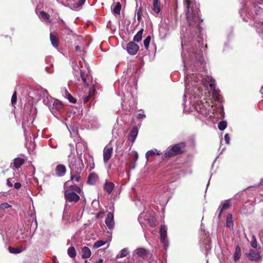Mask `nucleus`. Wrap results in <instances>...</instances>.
Instances as JSON below:
<instances>
[{
	"label": "nucleus",
	"instance_id": "1",
	"mask_svg": "<svg viewBox=\"0 0 263 263\" xmlns=\"http://www.w3.org/2000/svg\"><path fill=\"white\" fill-rule=\"evenodd\" d=\"M184 3L186 8V20L190 26L188 31L191 32V35L193 37L191 40L189 38V41L185 37L181 40V46L183 49L182 57L185 75V88L183 97L186 98V94L190 93V89L191 87L195 86L193 91L195 93L196 89L199 90L200 88V86H198L202 84L206 87L209 85L212 91L213 97L217 101H220L221 97L219 91L215 89V84L213 78L211 76L203 77L202 74L198 73L191 74L190 69L188 68L190 61L192 62L195 60L201 65H203L202 49L205 46H204L203 40L200 39L202 28L200 24L202 20L199 17L198 8L196 4L191 0H184Z\"/></svg>",
	"mask_w": 263,
	"mask_h": 263
},
{
	"label": "nucleus",
	"instance_id": "2",
	"mask_svg": "<svg viewBox=\"0 0 263 263\" xmlns=\"http://www.w3.org/2000/svg\"><path fill=\"white\" fill-rule=\"evenodd\" d=\"M28 97L33 101H37L43 98V102L49 107V105L52 104L55 99L50 96L48 91L43 88L37 90H32L28 92Z\"/></svg>",
	"mask_w": 263,
	"mask_h": 263
},
{
	"label": "nucleus",
	"instance_id": "3",
	"mask_svg": "<svg viewBox=\"0 0 263 263\" xmlns=\"http://www.w3.org/2000/svg\"><path fill=\"white\" fill-rule=\"evenodd\" d=\"M68 166L70 169V173L80 174L84 167L83 160L80 157H76L74 155L70 154L68 156Z\"/></svg>",
	"mask_w": 263,
	"mask_h": 263
},
{
	"label": "nucleus",
	"instance_id": "4",
	"mask_svg": "<svg viewBox=\"0 0 263 263\" xmlns=\"http://www.w3.org/2000/svg\"><path fill=\"white\" fill-rule=\"evenodd\" d=\"M213 106H211L207 101L204 103L200 101V102H198L195 106V109L197 112L205 117L209 115V118L211 120L214 121L213 119H214L215 117L213 115H210L211 112V110Z\"/></svg>",
	"mask_w": 263,
	"mask_h": 263
},
{
	"label": "nucleus",
	"instance_id": "5",
	"mask_svg": "<svg viewBox=\"0 0 263 263\" xmlns=\"http://www.w3.org/2000/svg\"><path fill=\"white\" fill-rule=\"evenodd\" d=\"M185 144L184 142H181L170 147L166 150L163 158L167 157H172L176 155L179 154L182 152V149L184 148Z\"/></svg>",
	"mask_w": 263,
	"mask_h": 263
},
{
	"label": "nucleus",
	"instance_id": "6",
	"mask_svg": "<svg viewBox=\"0 0 263 263\" xmlns=\"http://www.w3.org/2000/svg\"><path fill=\"white\" fill-rule=\"evenodd\" d=\"M24 110L27 114H28L29 116V120H27L26 122L25 120L24 119L22 123L23 128L24 129V134L26 136L27 135V129L25 126L28 123L29 124L32 123L33 114L35 112V109L33 108L32 104L29 103L28 104H25L24 107Z\"/></svg>",
	"mask_w": 263,
	"mask_h": 263
},
{
	"label": "nucleus",
	"instance_id": "7",
	"mask_svg": "<svg viewBox=\"0 0 263 263\" xmlns=\"http://www.w3.org/2000/svg\"><path fill=\"white\" fill-rule=\"evenodd\" d=\"M49 109L55 116H57L63 110V106L60 101L55 99L52 104L49 105Z\"/></svg>",
	"mask_w": 263,
	"mask_h": 263
},
{
	"label": "nucleus",
	"instance_id": "8",
	"mask_svg": "<svg viewBox=\"0 0 263 263\" xmlns=\"http://www.w3.org/2000/svg\"><path fill=\"white\" fill-rule=\"evenodd\" d=\"M65 198L68 202H77L80 200L79 195L76 193H73L71 190H66L64 193Z\"/></svg>",
	"mask_w": 263,
	"mask_h": 263
},
{
	"label": "nucleus",
	"instance_id": "9",
	"mask_svg": "<svg viewBox=\"0 0 263 263\" xmlns=\"http://www.w3.org/2000/svg\"><path fill=\"white\" fill-rule=\"evenodd\" d=\"M113 152V147L111 144V141L105 146L103 149V161L105 163H107L111 158Z\"/></svg>",
	"mask_w": 263,
	"mask_h": 263
},
{
	"label": "nucleus",
	"instance_id": "10",
	"mask_svg": "<svg viewBox=\"0 0 263 263\" xmlns=\"http://www.w3.org/2000/svg\"><path fill=\"white\" fill-rule=\"evenodd\" d=\"M160 241L164 244L165 248L168 247V240L167 238V229L165 226H162L160 230Z\"/></svg>",
	"mask_w": 263,
	"mask_h": 263
},
{
	"label": "nucleus",
	"instance_id": "11",
	"mask_svg": "<svg viewBox=\"0 0 263 263\" xmlns=\"http://www.w3.org/2000/svg\"><path fill=\"white\" fill-rule=\"evenodd\" d=\"M139 49V46L133 42H129L126 46V50L132 55L136 54Z\"/></svg>",
	"mask_w": 263,
	"mask_h": 263
},
{
	"label": "nucleus",
	"instance_id": "12",
	"mask_svg": "<svg viewBox=\"0 0 263 263\" xmlns=\"http://www.w3.org/2000/svg\"><path fill=\"white\" fill-rule=\"evenodd\" d=\"M105 222L108 229L110 230L114 229L115 227V222L112 213L110 212L107 213V217L106 218Z\"/></svg>",
	"mask_w": 263,
	"mask_h": 263
},
{
	"label": "nucleus",
	"instance_id": "13",
	"mask_svg": "<svg viewBox=\"0 0 263 263\" xmlns=\"http://www.w3.org/2000/svg\"><path fill=\"white\" fill-rule=\"evenodd\" d=\"M30 217L32 218V222L31 224L30 231H31L32 229L33 230V234L37 229V220L35 216V211L33 210L32 211H30V213H29Z\"/></svg>",
	"mask_w": 263,
	"mask_h": 263
},
{
	"label": "nucleus",
	"instance_id": "14",
	"mask_svg": "<svg viewBox=\"0 0 263 263\" xmlns=\"http://www.w3.org/2000/svg\"><path fill=\"white\" fill-rule=\"evenodd\" d=\"M247 256L250 260L252 261H257L260 258L259 252L253 250H251Z\"/></svg>",
	"mask_w": 263,
	"mask_h": 263
},
{
	"label": "nucleus",
	"instance_id": "15",
	"mask_svg": "<svg viewBox=\"0 0 263 263\" xmlns=\"http://www.w3.org/2000/svg\"><path fill=\"white\" fill-rule=\"evenodd\" d=\"M66 172V168L63 164H58L55 169V173L57 176L62 177L65 175Z\"/></svg>",
	"mask_w": 263,
	"mask_h": 263
},
{
	"label": "nucleus",
	"instance_id": "16",
	"mask_svg": "<svg viewBox=\"0 0 263 263\" xmlns=\"http://www.w3.org/2000/svg\"><path fill=\"white\" fill-rule=\"evenodd\" d=\"M230 206H231V202H230V200H225L223 203H222L221 205L218 207V209L217 210L218 212H219V213H218V218H220L222 211L223 210H226L228 209V208H229L230 207Z\"/></svg>",
	"mask_w": 263,
	"mask_h": 263
},
{
	"label": "nucleus",
	"instance_id": "17",
	"mask_svg": "<svg viewBox=\"0 0 263 263\" xmlns=\"http://www.w3.org/2000/svg\"><path fill=\"white\" fill-rule=\"evenodd\" d=\"M76 151L78 154L81 155L82 153L87 149V144L84 142H80L76 145Z\"/></svg>",
	"mask_w": 263,
	"mask_h": 263
},
{
	"label": "nucleus",
	"instance_id": "18",
	"mask_svg": "<svg viewBox=\"0 0 263 263\" xmlns=\"http://www.w3.org/2000/svg\"><path fill=\"white\" fill-rule=\"evenodd\" d=\"M138 130L137 127H134L129 132L128 136V140L133 144L135 141L137 135Z\"/></svg>",
	"mask_w": 263,
	"mask_h": 263
},
{
	"label": "nucleus",
	"instance_id": "19",
	"mask_svg": "<svg viewBox=\"0 0 263 263\" xmlns=\"http://www.w3.org/2000/svg\"><path fill=\"white\" fill-rule=\"evenodd\" d=\"M152 9L154 13L157 15L161 11L160 0H153Z\"/></svg>",
	"mask_w": 263,
	"mask_h": 263
},
{
	"label": "nucleus",
	"instance_id": "20",
	"mask_svg": "<svg viewBox=\"0 0 263 263\" xmlns=\"http://www.w3.org/2000/svg\"><path fill=\"white\" fill-rule=\"evenodd\" d=\"M114 187L115 185L112 182L106 181L104 185V190L106 191L108 194H110L112 192Z\"/></svg>",
	"mask_w": 263,
	"mask_h": 263
},
{
	"label": "nucleus",
	"instance_id": "21",
	"mask_svg": "<svg viewBox=\"0 0 263 263\" xmlns=\"http://www.w3.org/2000/svg\"><path fill=\"white\" fill-rule=\"evenodd\" d=\"M147 250L143 248H140L135 250L134 252V255L136 254L139 257H143L147 254Z\"/></svg>",
	"mask_w": 263,
	"mask_h": 263
},
{
	"label": "nucleus",
	"instance_id": "22",
	"mask_svg": "<svg viewBox=\"0 0 263 263\" xmlns=\"http://www.w3.org/2000/svg\"><path fill=\"white\" fill-rule=\"evenodd\" d=\"M98 178L97 175L94 173H92L88 177L87 183L89 184L93 185L97 182Z\"/></svg>",
	"mask_w": 263,
	"mask_h": 263
},
{
	"label": "nucleus",
	"instance_id": "23",
	"mask_svg": "<svg viewBox=\"0 0 263 263\" xmlns=\"http://www.w3.org/2000/svg\"><path fill=\"white\" fill-rule=\"evenodd\" d=\"M82 257L83 258H87L91 255V251L90 249L87 247H84L82 250Z\"/></svg>",
	"mask_w": 263,
	"mask_h": 263
},
{
	"label": "nucleus",
	"instance_id": "24",
	"mask_svg": "<svg viewBox=\"0 0 263 263\" xmlns=\"http://www.w3.org/2000/svg\"><path fill=\"white\" fill-rule=\"evenodd\" d=\"M121 9V4L120 2L117 3L114 6L112 12L115 15H119L120 14V11Z\"/></svg>",
	"mask_w": 263,
	"mask_h": 263
},
{
	"label": "nucleus",
	"instance_id": "25",
	"mask_svg": "<svg viewBox=\"0 0 263 263\" xmlns=\"http://www.w3.org/2000/svg\"><path fill=\"white\" fill-rule=\"evenodd\" d=\"M24 163V160L23 158H17L14 159L13 162V167L18 168H20Z\"/></svg>",
	"mask_w": 263,
	"mask_h": 263
},
{
	"label": "nucleus",
	"instance_id": "26",
	"mask_svg": "<svg viewBox=\"0 0 263 263\" xmlns=\"http://www.w3.org/2000/svg\"><path fill=\"white\" fill-rule=\"evenodd\" d=\"M50 40L52 46L55 48H58L59 46V41L56 36L52 33H50Z\"/></svg>",
	"mask_w": 263,
	"mask_h": 263
},
{
	"label": "nucleus",
	"instance_id": "27",
	"mask_svg": "<svg viewBox=\"0 0 263 263\" xmlns=\"http://www.w3.org/2000/svg\"><path fill=\"white\" fill-rule=\"evenodd\" d=\"M226 226L229 228H232L233 227V221L232 215L229 214L227 217Z\"/></svg>",
	"mask_w": 263,
	"mask_h": 263
},
{
	"label": "nucleus",
	"instance_id": "28",
	"mask_svg": "<svg viewBox=\"0 0 263 263\" xmlns=\"http://www.w3.org/2000/svg\"><path fill=\"white\" fill-rule=\"evenodd\" d=\"M161 153L157 149H154V150L148 151L145 155V157L148 160V157L154 156L155 155H160Z\"/></svg>",
	"mask_w": 263,
	"mask_h": 263
},
{
	"label": "nucleus",
	"instance_id": "29",
	"mask_svg": "<svg viewBox=\"0 0 263 263\" xmlns=\"http://www.w3.org/2000/svg\"><path fill=\"white\" fill-rule=\"evenodd\" d=\"M241 255V249L239 247L237 246L235 248V252L233 256L234 260H238L240 258Z\"/></svg>",
	"mask_w": 263,
	"mask_h": 263
},
{
	"label": "nucleus",
	"instance_id": "30",
	"mask_svg": "<svg viewBox=\"0 0 263 263\" xmlns=\"http://www.w3.org/2000/svg\"><path fill=\"white\" fill-rule=\"evenodd\" d=\"M67 254L71 258H74L76 256L77 252L73 247H70L68 249Z\"/></svg>",
	"mask_w": 263,
	"mask_h": 263
},
{
	"label": "nucleus",
	"instance_id": "31",
	"mask_svg": "<svg viewBox=\"0 0 263 263\" xmlns=\"http://www.w3.org/2000/svg\"><path fill=\"white\" fill-rule=\"evenodd\" d=\"M8 250L10 253L12 254H19L23 251L22 248H13L11 247H9Z\"/></svg>",
	"mask_w": 263,
	"mask_h": 263
},
{
	"label": "nucleus",
	"instance_id": "32",
	"mask_svg": "<svg viewBox=\"0 0 263 263\" xmlns=\"http://www.w3.org/2000/svg\"><path fill=\"white\" fill-rule=\"evenodd\" d=\"M143 32V29H141V30H140L137 33V34L134 36V39H133L134 41L137 42H139V41H140L142 39Z\"/></svg>",
	"mask_w": 263,
	"mask_h": 263
},
{
	"label": "nucleus",
	"instance_id": "33",
	"mask_svg": "<svg viewBox=\"0 0 263 263\" xmlns=\"http://www.w3.org/2000/svg\"><path fill=\"white\" fill-rule=\"evenodd\" d=\"M67 190H71V191L73 193H76L77 194H80L81 192V189L77 186L76 185H71L70 186L69 188Z\"/></svg>",
	"mask_w": 263,
	"mask_h": 263
},
{
	"label": "nucleus",
	"instance_id": "34",
	"mask_svg": "<svg viewBox=\"0 0 263 263\" xmlns=\"http://www.w3.org/2000/svg\"><path fill=\"white\" fill-rule=\"evenodd\" d=\"M71 179L73 182H80L81 180L80 174H71Z\"/></svg>",
	"mask_w": 263,
	"mask_h": 263
},
{
	"label": "nucleus",
	"instance_id": "35",
	"mask_svg": "<svg viewBox=\"0 0 263 263\" xmlns=\"http://www.w3.org/2000/svg\"><path fill=\"white\" fill-rule=\"evenodd\" d=\"M65 97L67 98L70 102L72 103H75L76 102V99L73 98L67 90H65Z\"/></svg>",
	"mask_w": 263,
	"mask_h": 263
},
{
	"label": "nucleus",
	"instance_id": "36",
	"mask_svg": "<svg viewBox=\"0 0 263 263\" xmlns=\"http://www.w3.org/2000/svg\"><path fill=\"white\" fill-rule=\"evenodd\" d=\"M227 126V123L225 121H220L218 125L219 130H223Z\"/></svg>",
	"mask_w": 263,
	"mask_h": 263
},
{
	"label": "nucleus",
	"instance_id": "37",
	"mask_svg": "<svg viewBox=\"0 0 263 263\" xmlns=\"http://www.w3.org/2000/svg\"><path fill=\"white\" fill-rule=\"evenodd\" d=\"M251 246L253 248L256 249L257 247V239L255 235H253L251 241Z\"/></svg>",
	"mask_w": 263,
	"mask_h": 263
},
{
	"label": "nucleus",
	"instance_id": "38",
	"mask_svg": "<svg viewBox=\"0 0 263 263\" xmlns=\"http://www.w3.org/2000/svg\"><path fill=\"white\" fill-rule=\"evenodd\" d=\"M105 244V241L103 240H98L96 241L93 245V248L95 249H97L99 247H101Z\"/></svg>",
	"mask_w": 263,
	"mask_h": 263
},
{
	"label": "nucleus",
	"instance_id": "39",
	"mask_svg": "<svg viewBox=\"0 0 263 263\" xmlns=\"http://www.w3.org/2000/svg\"><path fill=\"white\" fill-rule=\"evenodd\" d=\"M16 100H17V96H16V92L15 91L11 97V104L13 106H15V105L16 104Z\"/></svg>",
	"mask_w": 263,
	"mask_h": 263
},
{
	"label": "nucleus",
	"instance_id": "40",
	"mask_svg": "<svg viewBox=\"0 0 263 263\" xmlns=\"http://www.w3.org/2000/svg\"><path fill=\"white\" fill-rule=\"evenodd\" d=\"M57 1L65 6H69L72 4V3L74 2L73 0H57Z\"/></svg>",
	"mask_w": 263,
	"mask_h": 263
},
{
	"label": "nucleus",
	"instance_id": "41",
	"mask_svg": "<svg viewBox=\"0 0 263 263\" xmlns=\"http://www.w3.org/2000/svg\"><path fill=\"white\" fill-rule=\"evenodd\" d=\"M129 253V252L127 248H124L121 251L120 257L122 258L126 256Z\"/></svg>",
	"mask_w": 263,
	"mask_h": 263
},
{
	"label": "nucleus",
	"instance_id": "42",
	"mask_svg": "<svg viewBox=\"0 0 263 263\" xmlns=\"http://www.w3.org/2000/svg\"><path fill=\"white\" fill-rule=\"evenodd\" d=\"M151 41V37L149 35L147 36L146 38L144 40L143 44L144 47L147 49L149 47V43Z\"/></svg>",
	"mask_w": 263,
	"mask_h": 263
},
{
	"label": "nucleus",
	"instance_id": "43",
	"mask_svg": "<svg viewBox=\"0 0 263 263\" xmlns=\"http://www.w3.org/2000/svg\"><path fill=\"white\" fill-rule=\"evenodd\" d=\"M40 15L43 19L46 20H48L50 18V15L43 11L40 12Z\"/></svg>",
	"mask_w": 263,
	"mask_h": 263
},
{
	"label": "nucleus",
	"instance_id": "44",
	"mask_svg": "<svg viewBox=\"0 0 263 263\" xmlns=\"http://www.w3.org/2000/svg\"><path fill=\"white\" fill-rule=\"evenodd\" d=\"M11 208V205L8 203H3L0 205V209L2 210H5Z\"/></svg>",
	"mask_w": 263,
	"mask_h": 263
},
{
	"label": "nucleus",
	"instance_id": "45",
	"mask_svg": "<svg viewBox=\"0 0 263 263\" xmlns=\"http://www.w3.org/2000/svg\"><path fill=\"white\" fill-rule=\"evenodd\" d=\"M49 145L50 147L54 148H55L57 147V144L54 141V140H53L52 139L49 140Z\"/></svg>",
	"mask_w": 263,
	"mask_h": 263
},
{
	"label": "nucleus",
	"instance_id": "46",
	"mask_svg": "<svg viewBox=\"0 0 263 263\" xmlns=\"http://www.w3.org/2000/svg\"><path fill=\"white\" fill-rule=\"evenodd\" d=\"M141 15H142V11L140 9H139L137 12V20L139 22H140V20H141Z\"/></svg>",
	"mask_w": 263,
	"mask_h": 263
},
{
	"label": "nucleus",
	"instance_id": "47",
	"mask_svg": "<svg viewBox=\"0 0 263 263\" xmlns=\"http://www.w3.org/2000/svg\"><path fill=\"white\" fill-rule=\"evenodd\" d=\"M224 140L227 144L230 143V138L228 134H226L224 135Z\"/></svg>",
	"mask_w": 263,
	"mask_h": 263
},
{
	"label": "nucleus",
	"instance_id": "48",
	"mask_svg": "<svg viewBox=\"0 0 263 263\" xmlns=\"http://www.w3.org/2000/svg\"><path fill=\"white\" fill-rule=\"evenodd\" d=\"M90 97H91V92H90L89 95H88L87 96L84 97L83 98L84 103H86L89 101Z\"/></svg>",
	"mask_w": 263,
	"mask_h": 263
},
{
	"label": "nucleus",
	"instance_id": "49",
	"mask_svg": "<svg viewBox=\"0 0 263 263\" xmlns=\"http://www.w3.org/2000/svg\"><path fill=\"white\" fill-rule=\"evenodd\" d=\"M85 1L86 0H79L77 3V6L78 7H81V6H82L84 4Z\"/></svg>",
	"mask_w": 263,
	"mask_h": 263
},
{
	"label": "nucleus",
	"instance_id": "50",
	"mask_svg": "<svg viewBox=\"0 0 263 263\" xmlns=\"http://www.w3.org/2000/svg\"><path fill=\"white\" fill-rule=\"evenodd\" d=\"M89 161H92V162H93L92 158H91H91H89ZM94 167H95V164H94V163H93V162H92V164H90V165H89V170H90V171H91V170H92V169H93V168H94Z\"/></svg>",
	"mask_w": 263,
	"mask_h": 263
},
{
	"label": "nucleus",
	"instance_id": "51",
	"mask_svg": "<svg viewBox=\"0 0 263 263\" xmlns=\"http://www.w3.org/2000/svg\"><path fill=\"white\" fill-rule=\"evenodd\" d=\"M21 186V184L20 182H16L14 184V187L16 189H19Z\"/></svg>",
	"mask_w": 263,
	"mask_h": 263
},
{
	"label": "nucleus",
	"instance_id": "52",
	"mask_svg": "<svg viewBox=\"0 0 263 263\" xmlns=\"http://www.w3.org/2000/svg\"><path fill=\"white\" fill-rule=\"evenodd\" d=\"M10 180L11 179L10 178H9L7 180V184L9 186V187H12L13 185H12V183L10 182Z\"/></svg>",
	"mask_w": 263,
	"mask_h": 263
},
{
	"label": "nucleus",
	"instance_id": "53",
	"mask_svg": "<svg viewBox=\"0 0 263 263\" xmlns=\"http://www.w3.org/2000/svg\"><path fill=\"white\" fill-rule=\"evenodd\" d=\"M145 117V116L142 114H138L137 115V118L138 119H142V118H144Z\"/></svg>",
	"mask_w": 263,
	"mask_h": 263
},
{
	"label": "nucleus",
	"instance_id": "54",
	"mask_svg": "<svg viewBox=\"0 0 263 263\" xmlns=\"http://www.w3.org/2000/svg\"><path fill=\"white\" fill-rule=\"evenodd\" d=\"M104 214V212L100 211L97 214V217L99 218L102 215Z\"/></svg>",
	"mask_w": 263,
	"mask_h": 263
},
{
	"label": "nucleus",
	"instance_id": "55",
	"mask_svg": "<svg viewBox=\"0 0 263 263\" xmlns=\"http://www.w3.org/2000/svg\"><path fill=\"white\" fill-rule=\"evenodd\" d=\"M81 78H82V79L83 80V81L84 82V83H86V80L84 76V74L81 72Z\"/></svg>",
	"mask_w": 263,
	"mask_h": 263
},
{
	"label": "nucleus",
	"instance_id": "56",
	"mask_svg": "<svg viewBox=\"0 0 263 263\" xmlns=\"http://www.w3.org/2000/svg\"><path fill=\"white\" fill-rule=\"evenodd\" d=\"M134 153L135 159L136 161L138 159V154L137 152L136 151L134 152Z\"/></svg>",
	"mask_w": 263,
	"mask_h": 263
},
{
	"label": "nucleus",
	"instance_id": "57",
	"mask_svg": "<svg viewBox=\"0 0 263 263\" xmlns=\"http://www.w3.org/2000/svg\"><path fill=\"white\" fill-rule=\"evenodd\" d=\"M148 223L151 227H154L155 226V222L153 221L148 220Z\"/></svg>",
	"mask_w": 263,
	"mask_h": 263
},
{
	"label": "nucleus",
	"instance_id": "58",
	"mask_svg": "<svg viewBox=\"0 0 263 263\" xmlns=\"http://www.w3.org/2000/svg\"><path fill=\"white\" fill-rule=\"evenodd\" d=\"M103 260L102 259H99L97 262L96 263H103Z\"/></svg>",
	"mask_w": 263,
	"mask_h": 263
},
{
	"label": "nucleus",
	"instance_id": "59",
	"mask_svg": "<svg viewBox=\"0 0 263 263\" xmlns=\"http://www.w3.org/2000/svg\"><path fill=\"white\" fill-rule=\"evenodd\" d=\"M75 49H76V51H79V50H80V47L79 46H76L75 47Z\"/></svg>",
	"mask_w": 263,
	"mask_h": 263
},
{
	"label": "nucleus",
	"instance_id": "60",
	"mask_svg": "<svg viewBox=\"0 0 263 263\" xmlns=\"http://www.w3.org/2000/svg\"><path fill=\"white\" fill-rule=\"evenodd\" d=\"M243 9H242L241 10V11L240 12V15H241V16H242V11H243Z\"/></svg>",
	"mask_w": 263,
	"mask_h": 263
},
{
	"label": "nucleus",
	"instance_id": "61",
	"mask_svg": "<svg viewBox=\"0 0 263 263\" xmlns=\"http://www.w3.org/2000/svg\"><path fill=\"white\" fill-rule=\"evenodd\" d=\"M260 1V3H262L263 4V0H259Z\"/></svg>",
	"mask_w": 263,
	"mask_h": 263
},
{
	"label": "nucleus",
	"instance_id": "62",
	"mask_svg": "<svg viewBox=\"0 0 263 263\" xmlns=\"http://www.w3.org/2000/svg\"><path fill=\"white\" fill-rule=\"evenodd\" d=\"M69 146H70L71 147H73V145H72V144H69Z\"/></svg>",
	"mask_w": 263,
	"mask_h": 263
},
{
	"label": "nucleus",
	"instance_id": "63",
	"mask_svg": "<svg viewBox=\"0 0 263 263\" xmlns=\"http://www.w3.org/2000/svg\"><path fill=\"white\" fill-rule=\"evenodd\" d=\"M260 183H263V179L260 181Z\"/></svg>",
	"mask_w": 263,
	"mask_h": 263
},
{
	"label": "nucleus",
	"instance_id": "64",
	"mask_svg": "<svg viewBox=\"0 0 263 263\" xmlns=\"http://www.w3.org/2000/svg\"><path fill=\"white\" fill-rule=\"evenodd\" d=\"M142 214H143L142 213H141V214H140V218L141 217V216H142Z\"/></svg>",
	"mask_w": 263,
	"mask_h": 263
}]
</instances>
